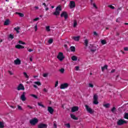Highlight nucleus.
<instances>
[{"instance_id": "nucleus-63", "label": "nucleus", "mask_w": 128, "mask_h": 128, "mask_svg": "<svg viewBox=\"0 0 128 128\" xmlns=\"http://www.w3.org/2000/svg\"><path fill=\"white\" fill-rule=\"evenodd\" d=\"M64 46L65 48H68V45L64 44Z\"/></svg>"}, {"instance_id": "nucleus-14", "label": "nucleus", "mask_w": 128, "mask_h": 128, "mask_svg": "<svg viewBox=\"0 0 128 128\" xmlns=\"http://www.w3.org/2000/svg\"><path fill=\"white\" fill-rule=\"evenodd\" d=\"M70 8H74L76 6V3L74 1H70Z\"/></svg>"}, {"instance_id": "nucleus-28", "label": "nucleus", "mask_w": 128, "mask_h": 128, "mask_svg": "<svg viewBox=\"0 0 128 128\" xmlns=\"http://www.w3.org/2000/svg\"><path fill=\"white\" fill-rule=\"evenodd\" d=\"M16 14H18L19 16H20V18H22V16H24V14L20 13L18 12H16Z\"/></svg>"}, {"instance_id": "nucleus-60", "label": "nucleus", "mask_w": 128, "mask_h": 128, "mask_svg": "<svg viewBox=\"0 0 128 128\" xmlns=\"http://www.w3.org/2000/svg\"><path fill=\"white\" fill-rule=\"evenodd\" d=\"M32 49H28V52H32Z\"/></svg>"}, {"instance_id": "nucleus-34", "label": "nucleus", "mask_w": 128, "mask_h": 128, "mask_svg": "<svg viewBox=\"0 0 128 128\" xmlns=\"http://www.w3.org/2000/svg\"><path fill=\"white\" fill-rule=\"evenodd\" d=\"M34 84H37V86H40L42 84H40V82H34Z\"/></svg>"}, {"instance_id": "nucleus-39", "label": "nucleus", "mask_w": 128, "mask_h": 128, "mask_svg": "<svg viewBox=\"0 0 128 128\" xmlns=\"http://www.w3.org/2000/svg\"><path fill=\"white\" fill-rule=\"evenodd\" d=\"M53 42H54V40L50 39L48 40V44H52Z\"/></svg>"}, {"instance_id": "nucleus-50", "label": "nucleus", "mask_w": 128, "mask_h": 128, "mask_svg": "<svg viewBox=\"0 0 128 128\" xmlns=\"http://www.w3.org/2000/svg\"><path fill=\"white\" fill-rule=\"evenodd\" d=\"M76 70H80V67L78 66H75Z\"/></svg>"}, {"instance_id": "nucleus-36", "label": "nucleus", "mask_w": 128, "mask_h": 128, "mask_svg": "<svg viewBox=\"0 0 128 128\" xmlns=\"http://www.w3.org/2000/svg\"><path fill=\"white\" fill-rule=\"evenodd\" d=\"M30 96H32V98H38V96H36V95H34V94H31Z\"/></svg>"}, {"instance_id": "nucleus-13", "label": "nucleus", "mask_w": 128, "mask_h": 128, "mask_svg": "<svg viewBox=\"0 0 128 128\" xmlns=\"http://www.w3.org/2000/svg\"><path fill=\"white\" fill-rule=\"evenodd\" d=\"M80 36H72V40H75V42H78V40H80Z\"/></svg>"}, {"instance_id": "nucleus-35", "label": "nucleus", "mask_w": 128, "mask_h": 128, "mask_svg": "<svg viewBox=\"0 0 128 128\" xmlns=\"http://www.w3.org/2000/svg\"><path fill=\"white\" fill-rule=\"evenodd\" d=\"M35 32H36L38 30V24H36L34 28Z\"/></svg>"}, {"instance_id": "nucleus-21", "label": "nucleus", "mask_w": 128, "mask_h": 128, "mask_svg": "<svg viewBox=\"0 0 128 128\" xmlns=\"http://www.w3.org/2000/svg\"><path fill=\"white\" fill-rule=\"evenodd\" d=\"M10 24V20H6L4 22V26H8Z\"/></svg>"}, {"instance_id": "nucleus-33", "label": "nucleus", "mask_w": 128, "mask_h": 128, "mask_svg": "<svg viewBox=\"0 0 128 128\" xmlns=\"http://www.w3.org/2000/svg\"><path fill=\"white\" fill-rule=\"evenodd\" d=\"M124 118H126V120H128V113H124Z\"/></svg>"}, {"instance_id": "nucleus-37", "label": "nucleus", "mask_w": 128, "mask_h": 128, "mask_svg": "<svg viewBox=\"0 0 128 128\" xmlns=\"http://www.w3.org/2000/svg\"><path fill=\"white\" fill-rule=\"evenodd\" d=\"M48 76V73H44L43 74L42 76H44V78H47V76Z\"/></svg>"}, {"instance_id": "nucleus-47", "label": "nucleus", "mask_w": 128, "mask_h": 128, "mask_svg": "<svg viewBox=\"0 0 128 128\" xmlns=\"http://www.w3.org/2000/svg\"><path fill=\"white\" fill-rule=\"evenodd\" d=\"M93 34L94 36H98V33L96 32H94Z\"/></svg>"}, {"instance_id": "nucleus-15", "label": "nucleus", "mask_w": 128, "mask_h": 128, "mask_svg": "<svg viewBox=\"0 0 128 128\" xmlns=\"http://www.w3.org/2000/svg\"><path fill=\"white\" fill-rule=\"evenodd\" d=\"M78 107L76 106H73L71 110V112H78Z\"/></svg>"}, {"instance_id": "nucleus-27", "label": "nucleus", "mask_w": 128, "mask_h": 128, "mask_svg": "<svg viewBox=\"0 0 128 128\" xmlns=\"http://www.w3.org/2000/svg\"><path fill=\"white\" fill-rule=\"evenodd\" d=\"M71 52H76V48L74 46H72L70 48Z\"/></svg>"}, {"instance_id": "nucleus-48", "label": "nucleus", "mask_w": 128, "mask_h": 128, "mask_svg": "<svg viewBox=\"0 0 128 128\" xmlns=\"http://www.w3.org/2000/svg\"><path fill=\"white\" fill-rule=\"evenodd\" d=\"M8 72L10 76H13L14 74V73L12 71H8Z\"/></svg>"}, {"instance_id": "nucleus-1", "label": "nucleus", "mask_w": 128, "mask_h": 128, "mask_svg": "<svg viewBox=\"0 0 128 128\" xmlns=\"http://www.w3.org/2000/svg\"><path fill=\"white\" fill-rule=\"evenodd\" d=\"M64 53L60 52L57 56V58H58L60 62H62L64 60Z\"/></svg>"}, {"instance_id": "nucleus-58", "label": "nucleus", "mask_w": 128, "mask_h": 128, "mask_svg": "<svg viewBox=\"0 0 128 128\" xmlns=\"http://www.w3.org/2000/svg\"><path fill=\"white\" fill-rule=\"evenodd\" d=\"M33 86L34 88H38V86L36 84L33 85Z\"/></svg>"}, {"instance_id": "nucleus-7", "label": "nucleus", "mask_w": 128, "mask_h": 128, "mask_svg": "<svg viewBox=\"0 0 128 128\" xmlns=\"http://www.w3.org/2000/svg\"><path fill=\"white\" fill-rule=\"evenodd\" d=\"M61 18H64L65 20H68V12H62L60 14Z\"/></svg>"}, {"instance_id": "nucleus-32", "label": "nucleus", "mask_w": 128, "mask_h": 128, "mask_svg": "<svg viewBox=\"0 0 128 128\" xmlns=\"http://www.w3.org/2000/svg\"><path fill=\"white\" fill-rule=\"evenodd\" d=\"M100 42H101L102 44H106V40H101Z\"/></svg>"}, {"instance_id": "nucleus-56", "label": "nucleus", "mask_w": 128, "mask_h": 128, "mask_svg": "<svg viewBox=\"0 0 128 128\" xmlns=\"http://www.w3.org/2000/svg\"><path fill=\"white\" fill-rule=\"evenodd\" d=\"M42 6H44V8H46V6H46V3H43Z\"/></svg>"}, {"instance_id": "nucleus-53", "label": "nucleus", "mask_w": 128, "mask_h": 128, "mask_svg": "<svg viewBox=\"0 0 128 128\" xmlns=\"http://www.w3.org/2000/svg\"><path fill=\"white\" fill-rule=\"evenodd\" d=\"M110 8H112V10L114 9V6H112V5H110Z\"/></svg>"}, {"instance_id": "nucleus-46", "label": "nucleus", "mask_w": 128, "mask_h": 128, "mask_svg": "<svg viewBox=\"0 0 128 128\" xmlns=\"http://www.w3.org/2000/svg\"><path fill=\"white\" fill-rule=\"evenodd\" d=\"M88 86H89V88H94V84H92L90 83L88 84Z\"/></svg>"}, {"instance_id": "nucleus-20", "label": "nucleus", "mask_w": 128, "mask_h": 128, "mask_svg": "<svg viewBox=\"0 0 128 128\" xmlns=\"http://www.w3.org/2000/svg\"><path fill=\"white\" fill-rule=\"evenodd\" d=\"M14 30L16 31L17 34H20V28L19 26H18L16 28H14Z\"/></svg>"}, {"instance_id": "nucleus-17", "label": "nucleus", "mask_w": 128, "mask_h": 128, "mask_svg": "<svg viewBox=\"0 0 128 128\" xmlns=\"http://www.w3.org/2000/svg\"><path fill=\"white\" fill-rule=\"evenodd\" d=\"M70 116L72 120H78V118L76 116H74V114H71Z\"/></svg>"}, {"instance_id": "nucleus-44", "label": "nucleus", "mask_w": 128, "mask_h": 128, "mask_svg": "<svg viewBox=\"0 0 128 128\" xmlns=\"http://www.w3.org/2000/svg\"><path fill=\"white\" fill-rule=\"evenodd\" d=\"M9 38H11V40H12L14 38V35L10 34L9 35Z\"/></svg>"}, {"instance_id": "nucleus-3", "label": "nucleus", "mask_w": 128, "mask_h": 128, "mask_svg": "<svg viewBox=\"0 0 128 128\" xmlns=\"http://www.w3.org/2000/svg\"><path fill=\"white\" fill-rule=\"evenodd\" d=\"M128 124V121L122 119H120L117 122L118 126H122V124Z\"/></svg>"}, {"instance_id": "nucleus-49", "label": "nucleus", "mask_w": 128, "mask_h": 128, "mask_svg": "<svg viewBox=\"0 0 128 128\" xmlns=\"http://www.w3.org/2000/svg\"><path fill=\"white\" fill-rule=\"evenodd\" d=\"M58 84V81H56L55 84V88H56Z\"/></svg>"}, {"instance_id": "nucleus-59", "label": "nucleus", "mask_w": 128, "mask_h": 128, "mask_svg": "<svg viewBox=\"0 0 128 128\" xmlns=\"http://www.w3.org/2000/svg\"><path fill=\"white\" fill-rule=\"evenodd\" d=\"M93 6L95 8H98L96 7V4H93Z\"/></svg>"}, {"instance_id": "nucleus-57", "label": "nucleus", "mask_w": 128, "mask_h": 128, "mask_svg": "<svg viewBox=\"0 0 128 128\" xmlns=\"http://www.w3.org/2000/svg\"><path fill=\"white\" fill-rule=\"evenodd\" d=\"M43 92H48V90H46V88H44L43 90Z\"/></svg>"}, {"instance_id": "nucleus-64", "label": "nucleus", "mask_w": 128, "mask_h": 128, "mask_svg": "<svg viewBox=\"0 0 128 128\" xmlns=\"http://www.w3.org/2000/svg\"><path fill=\"white\" fill-rule=\"evenodd\" d=\"M10 108H15L12 106H10Z\"/></svg>"}, {"instance_id": "nucleus-23", "label": "nucleus", "mask_w": 128, "mask_h": 128, "mask_svg": "<svg viewBox=\"0 0 128 128\" xmlns=\"http://www.w3.org/2000/svg\"><path fill=\"white\" fill-rule=\"evenodd\" d=\"M84 45L86 46H88V39L84 40Z\"/></svg>"}, {"instance_id": "nucleus-42", "label": "nucleus", "mask_w": 128, "mask_h": 128, "mask_svg": "<svg viewBox=\"0 0 128 128\" xmlns=\"http://www.w3.org/2000/svg\"><path fill=\"white\" fill-rule=\"evenodd\" d=\"M40 20V18H36L34 19H33V22H38Z\"/></svg>"}, {"instance_id": "nucleus-62", "label": "nucleus", "mask_w": 128, "mask_h": 128, "mask_svg": "<svg viewBox=\"0 0 128 128\" xmlns=\"http://www.w3.org/2000/svg\"><path fill=\"white\" fill-rule=\"evenodd\" d=\"M34 8H35V10H38V6H35V7H34Z\"/></svg>"}, {"instance_id": "nucleus-22", "label": "nucleus", "mask_w": 128, "mask_h": 128, "mask_svg": "<svg viewBox=\"0 0 128 128\" xmlns=\"http://www.w3.org/2000/svg\"><path fill=\"white\" fill-rule=\"evenodd\" d=\"M46 32H50V26H46Z\"/></svg>"}, {"instance_id": "nucleus-55", "label": "nucleus", "mask_w": 128, "mask_h": 128, "mask_svg": "<svg viewBox=\"0 0 128 128\" xmlns=\"http://www.w3.org/2000/svg\"><path fill=\"white\" fill-rule=\"evenodd\" d=\"M114 72H116V70L114 69H112L111 70V73L112 74V73Z\"/></svg>"}, {"instance_id": "nucleus-52", "label": "nucleus", "mask_w": 128, "mask_h": 128, "mask_svg": "<svg viewBox=\"0 0 128 128\" xmlns=\"http://www.w3.org/2000/svg\"><path fill=\"white\" fill-rule=\"evenodd\" d=\"M124 50H125V51H128V47H125V48H124Z\"/></svg>"}, {"instance_id": "nucleus-25", "label": "nucleus", "mask_w": 128, "mask_h": 128, "mask_svg": "<svg viewBox=\"0 0 128 128\" xmlns=\"http://www.w3.org/2000/svg\"><path fill=\"white\" fill-rule=\"evenodd\" d=\"M104 70H108V66L105 65L104 66L102 67V72H104Z\"/></svg>"}, {"instance_id": "nucleus-43", "label": "nucleus", "mask_w": 128, "mask_h": 128, "mask_svg": "<svg viewBox=\"0 0 128 128\" xmlns=\"http://www.w3.org/2000/svg\"><path fill=\"white\" fill-rule=\"evenodd\" d=\"M18 110H22V108L20 106L18 105Z\"/></svg>"}, {"instance_id": "nucleus-16", "label": "nucleus", "mask_w": 128, "mask_h": 128, "mask_svg": "<svg viewBox=\"0 0 128 128\" xmlns=\"http://www.w3.org/2000/svg\"><path fill=\"white\" fill-rule=\"evenodd\" d=\"M48 112H50V114H52L54 113V109L50 106L48 107Z\"/></svg>"}, {"instance_id": "nucleus-54", "label": "nucleus", "mask_w": 128, "mask_h": 128, "mask_svg": "<svg viewBox=\"0 0 128 128\" xmlns=\"http://www.w3.org/2000/svg\"><path fill=\"white\" fill-rule=\"evenodd\" d=\"M120 18H118L116 20V22H120Z\"/></svg>"}, {"instance_id": "nucleus-45", "label": "nucleus", "mask_w": 128, "mask_h": 128, "mask_svg": "<svg viewBox=\"0 0 128 128\" xmlns=\"http://www.w3.org/2000/svg\"><path fill=\"white\" fill-rule=\"evenodd\" d=\"M66 126V128H70V124H65Z\"/></svg>"}, {"instance_id": "nucleus-30", "label": "nucleus", "mask_w": 128, "mask_h": 128, "mask_svg": "<svg viewBox=\"0 0 128 128\" xmlns=\"http://www.w3.org/2000/svg\"><path fill=\"white\" fill-rule=\"evenodd\" d=\"M23 74L24 76L26 78H28V74H26V72H23Z\"/></svg>"}, {"instance_id": "nucleus-6", "label": "nucleus", "mask_w": 128, "mask_h": 128, "mask_svg": "<svg viewBox=\"0 0 128 128\" xmlns=\"http://www.w3.org/2000/svg\"><path fill=\"white\" fill-rule=\"evenodd\" d=\"M30 122L32 126H36L38 122V120L36 118H34L30 120Z\"/></svg>"}, {"instance_id": "nucleus-8", "label": "nucleus", "mask_w": 128, "mask_h": 128, "mask_svg": "<svg viewBox=\"0 0 128 128\" xmlns=\"http://www.w3.org/2000/svg\"><path fill=\"white\" fill-rule=\"evenodd\" d=\"M67 88H68V83L62 84L60 86V90H66Z\"/></svg>"}, {"instance_id": "nucleus-5", "label": "nucleus", "mask_w": 128, "mask_h": 128, "mask_svg": "<svg viewBox=\"0 0 128 128\" xmlns=\"http://www.w3.org/2000/svg\"><path fill=\"white\" fill-rule=\"evenodd\" d=\"M85 108L88 112L90 114H92L94 112V110H92L91 108H90V106L88 105H85Z\"/></svg>"}, {"instance_id": "nucleus-31", "label": "nucleus", "mask_w": 128, "mask_h": 128, "mask_svg": "<svg viewBox=\"0 0 128 128\" xmlns=\"http://www.w3.org/2000/svg\"><path fill=\"white\" fill-rule=\"evenodd\" d=\"M38 106H42V108H44V104H42V102H38Z\"/></svg>"}, {"instance_id": "nucleus-19", "label": "nucleus", "mask_w": 128, "mask_h": 128, "mask_svg": "<svg viewBox=\"0 0 128 128\" xmlns=\"http://www.w3.org/2000/svg\"><path fill=\"white\" fill-rule=\"evenodd\" d=\"M71 58L74 62H76V60H78V57H76V56H72Z\"/></svg>"}, {"instance_id": "nucleus-61", "label": "nucleus", "mask_w": 128, "mask_h": 128, "mask_svg": "<svg viewBox=\"0 0 128 128\" xmlns=\"http://www.w3.org/2000/svg\"><path fill=\"white\" fill-rule=\"evenodd\" d=\"M54 126L55 128H56L57 126H57L55 123H54Z\"/></svg>"}, {"instance_id": "nucleus-4", "label": "nucleus", "mask_w": 128, "mask_h": 128, "mask_svg": "<svg viewBox=\"0 0 128 128\" xmlns=\"http://www.w3.org/2000/svg\"><path fill=\"white\" fill-rule=\"evenodd\" d=\"M62 10V8L60 6L56 8V11L53 13L54 16H60V12Z\"/></svg>"}, {"instance_id": "nucleus-51", "label": "nucleus", "mask_w": 128, "mask_h": 128, "mask_svg": "<svg viewBox=\"0 0 128 128\" xmlns=\"http://www.w3.org/2000/svg\"><path fill=\"white\" fill-rule=\"evenodd\" d=\"M27 108H28L30 110H32V106H30V105H28Z\"/></svg>"}, {"instance_id": "nucleus-29", "label": "nucleus", "mask_w": 128, "mask_h": 128, "mask_svg": "<svg viewBox=\"0 0 128 128\" xmlns=\"http://www.w3.org/2000/svg\"><path fill=\"white\" fill-rule=\"evenodd\" d=\"M4 128V122H0V128Z\"/></svg>"}, {"instance_id": "nucleus-18", "label": "nucleus", "mask_w": 128, "mask_h": 128, "mask_svg": "<svg viewBox=\"0 0 128 128\" xmlns=\"http://www.w3.org/2000/svg\"><path fill=\"white\" fill-rule=\"evenodd\" d=\"M16 48L20 49V48H24V46L20 45V44H17L16 46Z\"/></svg>"}, {"instance_id": "nucleus-41", "label": "nucleus", "mask_w": 128, "mask_h": 128, "mask_svg": "<svg viewBox=\"0 0 128 128\" xmlns=\"http://www.w3.org/2000/svg\"><path fill=\"white\" fill-rule=\"evenodd\" d=\"M116 110V109L115 107H113L111 110V112H114Z\"/></svg>"}, {"instance_id": "nucleus-11", "label": "nucleus", "mask_w": 128, "mask_h": 128, "mask_svg": "<svg viewBox=\"0 0 128 128\" xmlns=\"http://www.w3.org/2000/svg\"><path fill=\"white\" fill-rule=\"evenodd\" d=\"M48 124L42 123H40L38 124V128H46Z\"/></svg>"}, {"instance_id": "nucleus-26", "label": "nucleus", "mask_w": 128, "mask_h": 128, "mask_svg": "<svg viewBox=\"0 0 128 128\" xmlns=\"http://www.w3.org/2000/svg\"><path fill=\"white\" fill-rule=\"evenodd\" d=\"M78 26V22H76V20H74V28H76Z\"/></svg>"}, {"instance_id": "nucleus-2", "label": "nucleus", "mask_w": 128, "mask_h": 128, "mask_svg": "<svg viewBox=\"0 0 128 128\" xmlns=\"http://www.w3.org/2000/svg\"><path fill=\"white\" fill-rule=\"evenodd\" d=\"M98 96L96 94H94L93 96V104H98Z\"/></svg>"}, {"instance_id": "nucleus-12", "label": "nucleus", "mask_w": 128, "mask_h": 128, "mask_svg": "<svg viewBox=\"0 0 128 128\" xmlns=\"http://www.w3.org/2000/svg\"><path fill=\"white\" fill-rule=\"evenodd\" d=\"M20 100L22 102H24L26 100V92H23L22 94L21 95Z\"/></svg>"}, {"instance_id": "nucleus-40", "label": "nucleus", "mask_w": 128, "mask_h": 128, "mask_svg": "<svg viewBox=\"0 0 128 128\" xmlns=\"http://www.w3.org/2000/svg\"><path fill=\"white\" fill-rule=\"evenodd\" d=\"M60 72L61 74H64V68H62L60 70Z\"/></svg>"}, {"instance_id": "nucleus-9", "label": "nucleus", "mask_w": 128, "mask_h": 128, "mask_svg": "<svg viewBox=\"0 0 128 128\" xmlns=\"http://www.w3.org/2000/svg\"><path fill=\"white\" fill-rule=\"evenodd\" d=\"M22 64V60L20 58H17L14 60V64L16 66H20Z\"/></svg>"}, {"instance_id": "nucleus-38", "label": "nucleus", "mask_w": 128, "mask_h": 128, "mask_svg": "<svg viewBox=\"0 0 128 128\" xmlns=\"http://www.w3.org/2000/svg\"><path fill=\"white\" fill-rule=\"evenodd\" d=\"M18 44H26V42H24L22 40H19Z\"/></svg>"}, {"instance_id": "nucleus-24", "label": "nucleus", "mask_w": 128, "mask_h": 128, "mask_svg": "<svg viewBox=\"0 0 128 128\" xmlns=\"http://www.w3.org/2000/svg\"><path fill=\"white\" fill-rule=\"evenodd\" d=\"M110 104H103V106H104V108H110Z\"/></svg>"}, {"instance_id": "nucleus-10", "label": "nucleus", "mask_w": 128, "mask_h": 128, "mask_svg": "<svg viewBox=\"0 0 128 128\" xmlns=\"http://www.w3.org/2000/svg\"><path fill=\"white\" fill-rule=\"evenodd\" d=\"M18 90H24V86L22 84H19L17 87Z\"/></svg>"}]
</instances>
